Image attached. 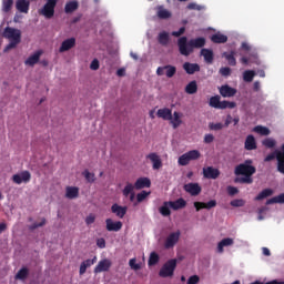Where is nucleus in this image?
Returning <instances> with one entry per match:
<instances>
[{"instance_id": "6e6d98bb", "label": "nucleus", "mask_w": 284, "mask_h": 284, "mask_svg": "<svg viewBox=\"0 0 284 284\" xmlns=\"http://www.w3.org/2000/svg\"><path fill=\"white\" fill-rule=\"evenodd\" d=\"M278 152H281V149H280V150H275L273 153H270V154L264 159V161H265L266 163H268L270 161H274V159L277 160Z\"/></svg>"}, {"instance_id": "dca6fc26", "label": "nucleus", "mask_w": 284, "mask_h": 284, "mask_svg": "<svg viewBox=\"0 0 284 284\" xmlns=\"http://www.w3.org/2000/svg\"><path fill=\"white\" fill-rule=\"evenodd\" d=\"M146 159L151 161L153 170H161L163 168V162L161 161V156H159V154L149 153Z\"/></svg>"}, {"instance_id": "0e129e2a", "label": "nucleus", "mask_w": 284, "mask_h": 284, "mask_svg": "<svg viewBox=\"0 0 284 284\" xmlns=\"http://www.w3.org/2000/svg\"><path fill=\"white\" fill-rule=\"evenodd\" d=\"M227 193L230 196H234L239 194V189L236 186H227Z\"/></svg>"}, {"instance_id": "8fccbe9b", "label": "nucleus", "mask_w": 284, "mask_h": 284, "mask_svg": "<svg viewBox=\"0 0 284 284\" xmlns=\"http://www.w3.org/2000/svg\"><path fill=\"white\" fill-rule=\"evenodd\" d=\"M12 6H14V0H3L2 1V10L4 12H10V10H12Z\"/></svg>"}, {"instance_id": "cd10ccee", "label": "nucleus", "mask_w": 284, "mask_h": 284, "mask_svg": "<svg viewBox=\"0 0 284 284\" xmlns=\"http://www.w3.org/2000/svg\"><path fill=\"white\" fill-rule=\"evenodd\" d=\"M77 10H79V1L77 0H71L64 6L65 14H72V12H77Z\"/></svg>"}, {"instance_id": "e433bc0d", "label": "nucleus", "mask_w": 284, "mask_h": 284, "mask_svg": "<svg viewBox=\"0 0 284 284\" xmlns=\"http://www.w3.org/2000/svg\"><path fill=\"white\" fill-rule=\"evenodd\" d=\"M29 274H30V271L28 270V267H22L18 271L14 278H16V281H26V278H28Z\"/></svg>"}, {"instance_id": "f3484780", "label": "nucleus", "mask_w": 284, "mask_h": 284, "mask_svg": "<svg viewBox=\"0 0 284 284\" xmlns=\"http://www.w3.org/2000/svg\"><path fill=\"white\" fill-rule=\"evenodd\" d=\"M194 207L196 212H201V210H212V207H216V200H211L209 202H194Z\"/></svg>"}, {"instance_id": "bf43d9fd", "label": "nucleus", "mask_w": 284, "mask_h": 284, "mask_svg": "<svg viewBox=\"0 0 284 284\" xmlns=\"http://www.w3.org/2000/svg\"><path fill=\"white\" fill-rule=\"evenodd\" d=\"M232 207H243L245 205V200H233L231 201Z\"/></svg>"}, {"instance_id": "49530a36", "label": "nucleus", "mask_w": 284, "mask_h": 284, "mask_svg": "<svg viewBox=\"0 0 284 284\" xmlns=\"http://www.w3.org/2000/svg\"><path fill=\"white\" fill-rule=\"evenodd\" d=\"M262 145H264V148H267L268 150H272V148H276V140L272 138H266L262 141Z\"/></svg>"}, {"instance_id": "680f3d73", "label": "nucleus", "mask_w": 284, "mask_h": 284, "mask_svg": "<svg viewBox=\"0 0 284 284\" xmlns=\"http://www.w3.org/2000/svg\"><path fill=\"white\" fill-rule=\"evenodd\" d=\"M129 265L131 270H141V264H136V258H131Z\"/></svg>"}, {"instance_id": "774afa93", "label": "nucleus", "mask_w": 284, "mask_h": 284, "mask_svg": "<svg viewBox=\"0 0 284 284\" xmlns=\"http://www.w3.org/2000/svg\"><path fill=\"white\" fill-rule=\"evenodd\" d=\"M100 68V64H99V61L97 59H94L91 64H90V69L91 70H99Z\"/></svg>"}, {"instance_id": "2f4dec72", "label": "nucleus", "mask_w": 284, "mask_h": 284, "mask_svg": "<svg viewBox=\"0 0 284 284\" xmlns=\"http://www.w3.org/2000/svg\"><path fill=\"white\" fill-rule=\"evenodd\" d=\"M201 54L202 57H204L205 63H214V51H212L211 49H202Z\"/></svg>"}, {"instance_id": "5701e85b", "label": "nucleus", "mask_w": 284, "mask_h": 284, "mask_svg": "<svg viewBox=\"0 0 284 284\" xmlns=\"http://www.w3.org/2000/svg\"><path fill=\"white\" fill-rule=\"evenodd\" d=\"M16 8L19 12H22L23 14H28V12H30V1L18 0L16 2Z\"/></svg>"}, {"instance_id": "de8ad7c7", "label": "nucleus", "mask_w": 284, "mask_h": 284, "mask_svg": "<svg viewBox=\"0 0 284 284\" xmlns=\"http://www.w3.org/2000/svg\"><path fill=\"white\" fill-rule=\"evenodd\" d=\"M82 175L84 176L85 181L88 183H94V181H97V175H94V173H91L90 171L88 170H84L82 172Z\"/></svg>"}, {"instance_id": "9d476101", "label": "nucleus", "mask_w": 284, "mask_h": 284, "mask_svg": "<svg viewBox=\"0 0 284 284\" xmlns=\"http://www.w3.org/2000/svg\"><path fill=\"white\" fill-rule=\"evenodd\" d=\"M112 267V261L104 258L101 260L98 265L94 267V274H101V272H110Z\"/></svg>"}, {"instance_id": "39448f33", "label": "nucleus", "mask_w": 284, "mask_h": 284, "mask_svg": "<svg viewBox=\"0 0 284 284\" xmlns=\"http://www.w3.org/2000/svg\"><path fill=\"white\" fill-rule=\"evenodd\" d=\"M59 0H47L39 13L45 19H52L54 17V8H57Z\"/></svg>"}, {"instance_id": "2eb2a0df", "label": "nucleus", "mask_w": 284, "mask_h": 284, "mask_svg": "<svg viewBox=\"0 0 284 284\" xmlns=\"http://www.w3.org/2000/svg\"><path fill=\"white\" fill-rule=\"evenodd\" d=\"M183 113L179 111H174L173 115H171V119H169L173 130H176V128H180L183 124Z\"/></svg>"}, {"instance_id": "338daca9", "label": "nucleus", "mask_w": 284, "mask_h": 284, "mask_svg": "<svg viewBox=\"0 0 284 284\" xmlns=\"http://www.w3.org/2000/svg\"><path fill=\"white\" fill-rule=\"evenodd\" d=\"M204 143H214V135L211 133L204 135Z\"/></svg>"}, {"instance_id": "f704fd0d", "label": "nucleus", "mask_w": 284, "mask_h": 284, "mask_svg": "<svg viewBox=\"0 0 284 284\" xmlns=\"http://www.w3.org/2000/svg\"><path fill=\"white\" fill-rule=\"evenodd\" d=\"M156 14L159 19H170L172 17V12H170L168 9H164L163 6L158 7Z\"/></svg>"}, {"instance_id": "0eeeda50", "label": "nucleus", "mask_w": 284, "mask_h": 284, "mask_svg": "<svg viewBox=\"0 0 284 284\" xmlns=\"http://www.w3.org/2000/svg\"><path fill=\"white\" fill-rule=\"evenodd\" d=\"M32 179V174L30 171H22L19 174H13L11 181L16 183V185H21V183H30Z\"/></svg>"}, {"instance_id": "69168bd1", "label": "nucleus", "mask_w": 284, "mask_h": 284, "mask_svg": "<svg viewBox=\"0 0 284 284\" xmlns=\"http://www.w3.org/2000/svg\"><path fill=\"white\" fill-rule=\"evenodd\" d=\"M182 34H185V27H181L179 31L172 32V37H181Z\"/></svg>"}, {"instance_id": "5fc2aeb1", "label": "nucleus", "mask_w": 284, "mask_h": 284, "mask_svg": "<svg viewBox=\"0 0 284 284\" xmlns=\"http://www.w3.org/2000/svg\"><path fill=\"white\" fill-rule=\"evenodd\" d=\"M209 128H210V130H213V131H215V132H219V130H223L224 124L221 123V122H217V123H210V124H209Z\"/></svg>"}, {"instance_id": "37998d69", "label": "nucleus", "mask_w": 284, "mask_h": 284, "mask_svg": "<svg viewBox=\"0 0 284 284\" xmlns=\"http://www.w3.org/2000/svg\"><path fill=\"white\" fill-rule=\"evenodd\" d=\"M164 71H165V75L168 77V79H172V77H174V74H176V67L166 64V65H164Z\"/></svg>"}, {"instance_id": "4468645a", "label": "nucleus", "mask_w": 284, "mask_h": 284, "mask_svg": "<svg viewBox=\"0 0 284 284\" xmlns=\"http://www.w3.org/2000/svg\"><path fill=\"white\" fill-rule=\"evenodd\" d=\"M43 54V50H38L33 54H31L26 61L24 64L29 65L30 68H34L37 63H39L41 55Z\"/></svg>"}, {"instance_id": "a211bd4d", "label": "nucleus", "mask_w": 284, "mask_h": 284, "mask_svg": "<svg viewBox=\"0 0 284 284\" xmlns=\"http://www.w3.org/2000/svg\"><path fill=\"white\" fill-rule=\"evenodd\" d=\"M220 94L224 99H229V98H232L236 94V89H234V88H232L227 84H224L220 88Z\"/></svg>"}, {"instance_id": "f03ea898", "label": "nucleus", "mask_w": 284, "mask_h": 284, "mask_svg": "<svg viewBox=\"0 0 284 284\" xmlns=\"http://www.w3.org/2000/svg\"><path fill=\"white\" fill-rule=\"evenodd\" d=\"M205 45V38L200 37L187 41V37H181L178 40V48L182 57H190L194 49H201Z\"/></svg>"}, {"instance_id": "6ab92c4d", "label": "nucleus", "mask_w": 284, "mask_h": 284, "mask_svg": "<svg viewBox=\"0 0 284 284\" xmlns=\"http://www.w3.org/2000/svg\"><path fill=\"white\" fill-rule=\"evenodd\" d=\"M112 214H115L119 219H123L128 214V206H121L119 204H113L111 206Z\"/></svg>"}, {"instance_id": "473e14b6", "label": "nucleus", "mask_w": 284, "mask_h": 284, "mask_svg": "<svg viewBox=\"0 0 284 284\" xmlns=\"http://www.w3.org/2000/svg\"><path fill=\"white\" fill-rule=\"evenodd\" d=\"M230 245H234V240L231 237H225L217 244L219 254H223V247H230Z\"/></svg>"}, {"instance_id": "09e8293b", "label": "nucleus", "mask_w": 284, "mask_h": 284, "mask_svg": "<svg viewBox=\"0 0 284 284\" xmlns=\"http://www.w3.org/2000/svg\"><path fill=\"white\" fill-rule=\"evenodd\" d=\"M159 263V254L156 252H152L149 257L148 265L152 267L153 265H156Z\"/></svg>"}, {"instance_id": "4c0bfd02", "label": "nucleus", "mask_w": 284, "mask_h": 284, "mask_svg": "<svg viewBox=\"0 0 284 284\" xmlns=\"http://www.w3.org/2000/svg\"><path fill=\"white\" fill-rule=\"evenodd\" d=\"M253 132H256V134H261V136H270L271 131L267 126L263 125H256L253 128Z\"/></svg>"}, {"instance_id": "20e7f679", "label": "nucleus", "mask_w": 284, "mask_h": 284, "mask_svg": "<svg viewBox=\"0 0 284 284\" xmlns=\"http://www.w3.org/2000/svg\"><path fill=\"white\" fill-rule=\"evenodd\" d=\"M199 159H201V152L199 150H191L182 154L179 158L178 163L179 165L185 166L190 165V161H199Z\"/></svg>"}, {"instance_id": "13d9d810", "label": "nucleus", "mask_w": 284, "mask_h": 284, "mask_svg": "<svg viewBox=\"0 0 284 284\" xmlns=\"http://www.w3.org/2000/svg\"><path fill=\"white\" fill-rule=\"evenodd\" d=\"M220 74H222V77H230L232 74V69H230V67H223L220 69Z\"/></svg>"}, {"instance_id": "3c124183", "label": "nucleus", "mask_w": 284, "mask_h": 284, "mask_svg": "<svg viewBox=\"0 0 284 284\" xmlns=\"http://www.w3.org/2000/svg\"><path fill=\"white\" fill-rule=\"evenodd\" d=\"M221 103V95H214L210 99V106L219 110V105Z\"/></svg>"}, {"instance_id": "6e6552de", "label": "nucleus", "mask_w": 284, "mask_h": 284, "mask_svg": "<svg viewBox=\"0 0 284 284\" xmlns=\"http://www.w3.org/2000/svg\"><path fill=\"white\" fill-rule=\"evenodd\" d=\"M180 239H181V231L170 233L164 242L165 250H171V247H174V245L179 243Z\"/></svg>"}, {"instance_id": "052dcab7", "label": "nucleus", "mask_w": 284, "mask_h": 284, "mask_svg": "<svg viewBox=\"0 0 284 284\" xmlns=\"http://www.w3.org/2000/svg\"><path fill=\"white\" fill-rule=\"evenodd\" d=\"M201 282V277L199 275H192L187 280V284H199Z\"/></svg>"}, {"instance_id": "b1692460", "label": "nucleus", "mask_w": 284, "mask_h": 284, "mask_svg": "<svg viewBox=\"0 0 284 284\" xmlns=\"http://www.w3.org/2000/svg\"><path fill=\"white\" fill-rule=\"evenodd\" d=\"M277 172L284 174V144H282L277 152Z\"/></svg>"}, {"instance_id": "72a5a7b5", "label": "nucleus", "mask_w": 284, "mask_h": 284, "mask_svg": "<svg viewBox=\"0 0 284 284\" xmlns=\"http://www.w3.org/2000/svg\"><path fill=\"white\" fill-rule=\"evenodd\" d=\"M212 43H227V36L217 32L213 36H211Z\"/></svg>"}, {"instance_id": "4be33fe9", "label": "nucleus", "mask_w": 284, "mask_h": 284, "mask_svg": "<svg viewBox=\"0 0 284 284\" xmlns=\"http://www.w3.org/2000/svg\"><path fill=\"white\" fill-rule=\"evenodd\" d=\"M152 185V182L149 178H140L135 181L133 187L134 190H143L145 187H150Z\"/></svg>"}, {"instance_id": "412c9836", "label": "nucleus", "mask_w": 284, "mask_h": 284, "mask_svg": "<svg viewBox=\"0 0 284 284\" xmlns=\"http://www.w3.org/2000/svg\"><path fill=\"white\" fill-rule=\"evenodd\" d=\"M183 70L186 74H194L196 72H201V65H199V63L185 62L183 64Z\"/></svg>"}, {"instance_id": "a18cd8bd", "label": "nucleus", "mask_w": 284, "mask_h": 284, "mask_svg": "<svg viewBox=\"0 0 284 284\" xmlns=\"http://www.w3.org/2000/svg\"><path fill=\"white\" fill-rule=\"evenodd\" d=\"M159 212L162 214V216H170V214H172V211H170V202H164L159 209Z\"/></svg>"}, {"instance_id": "ddd939ff", "label": "nucleus", "mask_w": 284, "mask_h": 284, "mask_svg": "<svg viewBox=\"0 0 284 284\" xmlns=\"http://www.w3.org/2000/svg\"><path fill=\"white\" fill-rule=\"evenodd\" d=\"M204 179H213L216 180L221 176V171L219 169H214V166H207L203 169Z\"/></svg>"}, {"instance_id": "79ce46f5", "label": "nucleus", "mask_w": 284, "mask_h": 284, "mask_svg": "<svg viewBox=\"0 0 284 284\" xmlns=\"http://www.w3.org/2000/svg\"><path fill=\"white\" fill-rule=\"evenodd\" d=\"M222 57L226 59L229 65H233V67L236 65V58H234V51H231L230 53L224 52Z\"/></svg>"}, {"instance_id": "c756f323", "label": "nucleus", "mask_w": 284, "mask_h": 284, "mask_svg": "<svg viewBox=\"0 0 284 284\" xmlns=\"http://www.w3.org/2000/svg\"><path fill=\"white\" fill-rule=\"evenodd\" d=\"M244 148L245 150L252 151V150H256V138H254V135L250 134L246 136V140L244 142Z\"/></svg>"}, {"instance_id": "393cba45", "label": "nucleus", "mask_w": 284, "mask_h": 284, "mask_svg": "<svg viewBox=\"0 0 284 284\" xmlns=\"http://www.w3.org/2000/svg\"><path fill=\"white\" fill-rule=\"evenodd\" d=\"M94 263H97V256H94L92 260L89 258L83 261L80 265V271H79L80 276H83V274L88 272V267H92Z\"/></svg>"}, {"instance_id": "a19ab883", "label": "nucleus", "mask_w": 284, "mask_h": 284, "mask_svg": "<svg viewBox=\"0 0 284 284\" xmlns=\"http://www.w3.org/2000/svg\"><path fill=\"white\" fill-rule=\"evenodd\" d=\"M274 203H280V204H283L284 203V193L280 194V195H276L272 199H268L266 201V205H274Z\"/></svg>"}, {"instance_id": "58836bf2", "label": "nucleus", "mask_w": 284, "mask_h": 284, "mask_svg": "<svg viewBox=\"0 0 284 284\" xmlns=\"http://www.w3.org/2000/svg\"><path fill=\"white\" fill-rule=\"evenodd\" d=\"M185 92L186 94H196V92H199V85L196 84V81H191L185 87Z\"/></svg>"}, {"instance_id": "c85d7f7f", "label": "nucleus", "mask_w": 284, "mask_h": 284, "mask_svg": "<svg viewBox=\"0 0 284 284\" xmlns=\"http://www.w3.org/2000/svg\"><path fill=\"white\" fill-rule=\"evenodd\" d=\"M156 116L159 119H163V121H170V119H172V109H168V108L159 109L156 112Z\"/></svg>"}, {"instance_id": "7ed1b4c3", "label": "nucleus", "mask_w": 284, "mask_h": 284, "mask_svg": "<svg viewBox=\"0 0 284 284\" xmlns=\"http://www.w3.org/2000/svg\"><path fill=\"white\" fill-rule=\"evenodd\" d=\"M3 38L9 39V44L4 48V52L17 48L21 43V31L7 27L3 32Z\"/></svg>"}, {"instance_id": "9b49d317", "label": "nucleus", "mask_w": 284, "mask_h": 284, "mask_svg": "<svg viewBox=\"0 0 284 284\" xmlns=\"http://www.w3.org/2000/svg\"><path fill=\"white\" fill-rule=\"evenodd\" d=\"M105 225H106L108 232H121V230L123 229V222L121 221L113 222L112 219H106Z\"/></svg>"}, {"instance_id": "423d86ee", "label": "nucleus", "mask_w": 284, "mask_h": 284, "mask_svg": "<svg viewBox=\"0 0 284 284\" xmlns=\"http://www.w3.org/2000/svg\"><path fill=\"white\" fill-rule=\"evenodd\" d=\"M174 270H176V260H169L160 270L159 275L162 278L174 276Z\"/></svg>"}, {"instance_id": "f8f14e48", "label": "nucleus", "mask_w": 284, "mask_h": 284, "mask_svg": "<svg viewBox=\"0 0 284 284\" xmlns=\"http://www.w3.org/2000/svg\"><path fill=\"white\" fill-rule=\"evenodd\" d=\"M122 194L125 199H130L131 203H134V199H136V193H134V184L128 182L122 190Z\"/></svg>"}, {"instance_id": "f257e3e1", "label": "nucleus", "mask_w": 284, "mask_h": 284, "mask_svg": "<svg viewBox=\"0 0 284 284\" xmlns=\"http://www.w3.org/2000/svg\"><path fill=\"white\" fill-rule=\"evenodd\" d=\"M254 161L245 160L244 163H241L235 166L234 174L235 176H243L236 178L235 183H246L247 185H252L254 183V174H256V166L252 165Z\"/></svg>"}, {"instance_id": "c03bdc74", "label": "nucleus", "mask_w": 284, "mask_h": 284, "mask_svg": "<svg viewBox=\"0 0 284 284\" xmlns=\"http://www.w3.org/2000/svg\"><path fill=\"white\" fill-rule=\"evenodd\" d=\"M226 108H230V110L236 108L235 102H230V101H220V104L217 106V110H226Z\"/></svg>"}, {"instance_id": "e2e57ef3", "label": "nucleus", "mask_w": 284, "mask_h": 284, "mask_svg": "<svg viewBox=\"0 0 284 284\" xmlns=\"http://www.w3.org/2000/svg\"><path fill=\"white\" fill-rule=\"evenodd\" d=\"M94 221H97V216H94V214H89L85 217V223L87 225H92V223H94Z\"/></svg>"}, {"instance_id": "4d7b16f0", "label": "nucleus", "mask_w": 284, "mask_h": 284, "mask_svg": "<svg viewBox=\"0 0 284 284\" xmlns=\"http://www.w3.org/2000/svg\"><path fill=\"white\" fill-rule=\"evenodd\" d=\"M45 223H47L45 217H43L40 223H33L32 225H30L29 230H31V232H33V230H37L38 227H43V225H45Z\"/></svg>"}, {"instance_id": "7c9ffc66", "label": "nucleus", "mask_w": 284, "mask_h": 284, "mask_svg": "<svg viewBox=\"0 0 284 284\" xmlns=\"http://www.w3.org/2000/svg\"><path fill=\"white\" fill-rule=\"evenodd\" d=\"M273 195L274 191L272 189H264L254 197V201H263L265 199H270V196Z\"/></svg>"}, {"instance_id": "603ef678", "label": "nucleus", "mask_w": 284, "mask_h": 284, "mask_svg": "<svg viewBox=\"0 0 284 284\" xmlns=\"http://www.w3.org/2000/svg\"><path fill=\"white\" fill-rule=\"evenodd\" d=\"M148 196H150V192L142 191V192L138 193V194H136V201H138V203H143V201L146 200Z\"/></svg>"}, {"instance_id": "bb28decb", "label": "nucleus", "mask_w": 284, "mask_h": 284, "mask_svg": "<svg viewBox=\"0 0 284 284\" xmlns=\"http://www.w3.org/2000/svg\"><path fill=\"white\" fill-rule=\"evenodd\" d=\"M65 199L74 200L79 199V187L77 186H67L65 187Z\"/></svg>"}, {"instance_id": "aec40b11", "label": "nucleus", "mask_w": 284, "mask_h": 284, "mask_svg": "<svg viewBox=\"0 0 284 284\" xmlns=\"http://www.w3.org/2000/svg\"><path fill=\"white\" fill-rule=\"evenodd\" d=\"M74 45H77V39L69 38L61 43L59 52H68V50H72Z\"/></svg>"}, {"instance_id": "ea45409f", "label": "nucleus", "mask_w": 284, "mask_h": 284, "mask_svg": "<svg viewBox=\"0 0 284 284\" xmlns=\"http://www.w3.org/2000/svg\"><path fill=\"white\" fill-rule=\"evenodd\" d=\"M254 77H256V72L254 70H246L243 73V80L246 83H252L254 81Z\"/></svg>"}, {"instance_id": "1a4fd4ad", "label": "nucleus", "mask_w": 284, "mask_h": 284, "mask_svg": "<svg viewBox=\"0 0 284 284\" xmlns=\"http://www.w3.org/2000/svg\"><path fill=\"white\" fill-rule=\"evenodd\" d=\"M184 192H187L191 196H199L201 194L202 189L199 183L190 182L184 185Z\"/></svg>"}, {"instance_id": "c9c22d12", "label": "nucleus", "mask_w": 284, "mask_h": 284, "mask_svg": "<svg viewBox=\"0 0 284 284\" xmlns=\"http://www.w3.org/2000/svg\"><path fill=\"white\" fill-rule=\"evenodd\" d=\"M158 41L160 45H168L170 43V33L162 31L158 36Z\"/></svg>"}, {"instance_id": "a878e982", "label": "nucleus", "mask_w": 284, "mask_h": 284, "mask_svg": "<svg viewBox=\"0 0 284 284\" xmlns=\"http://www.w3.org/2000/svg\"><path fill=\"white\" fill-rule=\"evenodd\" d=\"M185 205H187V202L183 200V197H180L175 201H169V207H171V210H183Z\"/></svg>"}, {"instance_id": "864d4df0", "label": "nucleus", "mask_w": 284, "mask_h": 284, "mask_svg": "<svg viewBox=\"0 0 284 284\" xmlns=\"http://www.w3.org/2000/svg\"><path fill=\"white\" fill-rule=\"evenodd\" d=\"M187 10H197V12H201V10H203V6L197 4L196 2H190L186 6Z\"/></svg>"}]
</instances>
